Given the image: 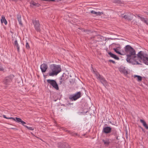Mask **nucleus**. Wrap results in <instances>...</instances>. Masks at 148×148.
Wrapping results in <instances>:
<instances>
[{
	"mask_svg": "<svg viewBox=\"0 0 148 148\" xmlns=\"http://www.w3.org/2000/svg\"><path fill=\"white\" fill-rule=\"evenodd\" d=\"M125 51L127 53L126 60L127 62L132 64H140L137 60H143L145 64L148 65V55L143 51H140L136 56L135 50L130 45H127L124 48Z\"/></svg>",
	"mask_w": 148,
	"mask_h": 148,
	"instance_id": "1",
	"label": "nucleus"
},
{
	"mask_svg": "<svg viewBox=\"0 0 148 148\" xmlns=\"http://www.w3.org/2000/svg\"><path fill=\"white\" fill-rule=\"evenodd\" d=\"M61 71L60 65L53 64L49 66V70L48 75L49 76H53L57 75Z\"/></svg>",
	"mask_w": 148,
	"mask_h": 148,
	"instance_id": "2",
	"label": "nucleus"
},
{
	"mask_svg": "<svg viewBox=\"0 0 148 148\" xmlns=\"http://www.w3.org/2000/svg\"><path fill=\"white\" fill-rule=\"evenodd\" d=\"M48 84H49L56 90H59L58 85L55 80L53 79H48L47 80Z\"/></svg>",
	"mask_w": 148,
	"mask_h": 148,
	"instance_id": "3",
	"label": "nucleus"
},
{
	"mask_svg": "<svg viewBox=\"0 0 148 148\" xmlns=\"http://www.w3.org/2000/svg\"><path fill=\"white\" fill-rule=\"evenodd\" d=\"M32 22L36 31L37 32H40V24L39 21L36 19L35 20H32Z\"/></svg>",
	"mask_w": 148,
	"mask_h": 148,
	"instance_id": "4",
	"label": "nucleus"
},
{
	"mask_svg": "<svg viewBox=\"0 0 148 148\" xmlns=\"http://www.w3.org/2000/svg\"><path fill=\"white\" fill-rule=\"evenodd\" d=\"M14 77V76L13 75H11L9 76L6 77L3 80V84L6 85L9 84Z\"/></svg>",
	"mask_w": 148,
	"mask_h": 148,
	"instance_id": "5",
	"label": "nucleus"
},
{
	"mask_svg": "<svg viewBox=\"0 0 148 148\" xmlns=\"http://www.w3.org/2000/svg\"><path fill=\"white\" fill-rule=\"evenodd\" d=\"M91 39L94 40L91 42V43L92 44L94 42H96L97 41H101L102 40H104V37L99 35L96 36H95L91 37Z\"/></svg>",
	"mask_w": 148,
	"mask_h": 148,
	"instance_id": "6",
	"label": "nucleus"
},
{
	"mask_svg": "<svg viewBox=\"0 0 148 148\" xmlns=\"http://www.w3.org/2000/svg\"><path fill=\"white\" fill-rule=\"evenodd\" d=\"M81 92H78L74 95L71 96L69 98L71 100L75 101L81 97Z\"/></svg>",
	"mask_w": 148,
	"mask_h": 148,
	"instance_id": "7",
	"label": "nucleus"
},
{
	"mask_svg": "<svg viewBox=\"0 0 148 148\" xmlns=\"http://www.w3.org/2000/svg\"><path fill=\"white\" fill-rule=\"evenodd\" d=\"M58 147V148H71L68 144L66 143H59Z\"/></svg>",
	"mask_w": 148,
	"mask_h": 148,
	"instance_id": "8",
	"label": "nucleus"
},
{
	"mask_svg": "<svg viewBox=\"0 0 148 148\" xmlns=\"http://www.w3.org/2000/svg\"><path fill=\"white\" fill-rule=\"evenodd\" d=\"M112 130V128L110 127H106L103 128V132L104 133L107 134L110 133Z\"/></svg>",
	"mask_w": 148,
	"mask_h": 148,
	"instance_id": "9",
	"label": "nucleus"
},
{
	"mask_svg": "<svg viewBox=\"0 0 148 148\" xmlns=\"http://www.w3.org/2000/svg\"><path fill=\"white\" fill-rule=\"evenodd\" d=\"M47 68V65L44 63L42 64L40 66V68L42 73L45 72Z\"/></svg>",
	"mask_w": 148,
	"mask_h": 148,
	"instance_id": "10",
	"label": "nucleus"
},
{
	"mask_svg": "<svg viewBox=\"0 0 148 148\" xmlns=\"http://www.w3.org/2000/svg\"><path fill=\"white\" fill-rule=\"evenodd\" d=\"M15 119H16V122L22 124L25 127V124L26 123L25 122L23 121L20 118L16 117Z\"/></svg>",
	"mask_w": 148,
	"mask_h": 148,
	"instance_id": "11",
	"label": "nucleus"
},
{
	"mask_svg": "<svg viewBox=\"0 0 148 148\" xmlns=\"http://www.w3.org/2000/svg\"><path fill=\"white\" fill-rule=\"evenodd\" d=\"M119 71L121 72L124 73V74H126L127 73V71L125 69V67L121 66L119 68Z\"/></svg>",
	"mask_w": 148,
	"mask_h": 148,
	"instance_id": "12",
	"label": "nucleus"
},
{
	"mask_svg": "<svg viewBox=\"0 0 148 148\" xmlns=\"http://www.w3.org/2000/svg\"><path fill=\"white\" fill-rule=\"evenodd\" d=\"M99 80L101 81L104 86H106L108 84L107 82L103 77H101Z\"/></svg>",
	"mask_w": 148,
	"mask_h": 148,
	"instance_id": "13",
	"label": "nucleus"
},
{
	"mask_svg": "<svg viewBox=\"0 0 148 148\" xmlns=\"http://www.w3.org/2000/svg\"><path fill=\"white\" fill-rule=\"evenodd\" d=\"M134 16V15L130 13H127V20L128 21L132 20Z\"/></svg>",
	"mask_w": 148,
	"mask_h": 148,
	"instance_id": "14",
	"label": "nucleus"
},
{
	"mask_svg": "<svg viewBox=\"0 0 148 148\" xmlns=\"http://www.w3.org/2000/svg\"><path fill=\"white\" fill-rule=\"evenodd\" d=\"M17 18L19 22V24L21 25H23L22 23L21 22V15L19 14H18L17 15Z\"/></svg>",
	"mask_w": 148,
	"mask_h": 148,
	"instance_id": "15",
	"label": "nucleus"
},
{
	"mask_svg": "<svg viewBox=\"0 0 148 148\" xmlns=\"http://www.w3.org/2000/svg\"><path fill=\"white\" fill-rule=\"evenodd\" d=\"M14 45L15 47H16L17 50V51L18 52H19L20 48L19 47L18 45V43L17 41L16 40L14 42Z\"/></svg>",
	"mask_w": 148,
	"mask_h": 148,
	"instance_id": "16",
	"label": "nucleus"
},
{
	"mask_svg": "<svg viewBox=\"0 0 148 148\" xmlns=\"http://www.w3.org/2000/svg\"><path fill=\"white\" fill-rule=\"evenodd\" d=\"M108 53L112 58H113L116 60H119V58L116 55L113 54L111 52H109Z\"/></svg>",
	"mask_w": 148,
	"mask_h": 148,
	"instance_id": "17",
	"label": "nucleus"
},
{
	"mask_svg": "<svg viewBox=\"0 0 148 148\" xmlns=\"http://www.w3.org/2000/svg\"><path fill=\"white\" fill-rule=\"evenodd\" d=\"M1 21L2 23H4L5 25H6L7 24V22L5 19V17L3 15L2 16Z\"/></svg>",
	"mask_w": 148,
	"mask_h": 148,
	"instance_id": "18",
	"label": "nucleus"
},
{
	"mask_svg": "<svg viewBox=\"0 0 148 148\" xmlns=\"http://www.w3.org/2000/svg\"><path fill=\"white\" fill-rule=\"evenodd\" d=\"M140 121L141 123L143 126L147 129H148V126L145 121L142 119H140Z\"/></svg>",
	"mask_w": 148,
	"mask_h": 148,
	"instance_id": "19",
	"label": "nucleus"
},
{
	"mask_svg": "<svg viewBox=\"0 0 148 148\" xmlns=\"http://www.w3.org/2000/svg\"><path fill=\"white\" fill-rule=\"evenodd\" d=\"M91 12L92 14H96L98 16H100L101 14H103V12H96L93 10L91 11Z\"/></svg>",
	"mask_w": 148,
	"mask_h": 148,
	"instance_id": "20",
	"label": "nucleus"
},
{
	"mask_svg": "<svg viewBox=\"0 0 148 148\" xmlns=\"http://www.w3.org/2000/svg\"><path fill=\"white\" fill-rule=\"evenodd\" d=\"M134 78L137 77V80L138 82L141 81L142 79V78L141 76L138 75H134Z\"/></svg>",
	"mask_w": 148,
	"mask_h": 148,
	"instance_id": "21",
	"label": "nucleus"
},
{
	"mask_svg": "<svg viewBox=\"0 0 148 148\" xmlns=\"http://www.w3.org/2000/svg\"><path fill=\"white\" fill-rule=\"evenodd\" d=\"M103 141L104 144L105 145H108L110 143L109 140L108 139H106L105 140H103Z\"/></svg>",
	"mask_w": 148,
	"mask_h": 148,
	"instance_id": "22",
	"label": "nucleus"
},
{
	"mask_svg": "<svg viewBox=\"0 0 148 148\" xmlns=\"http://www.w3.org/2000/svg\"><path fill=\"white\" fill-rule=\"evenodd\" d=\"M120 16L121 17L124 18L125 20H127V14H121Z\"/></svg>",
	"mask_w": 148,
	"mask_h": 148,
	"instance_id": "23",
	"label": "nucleus"
},
{
	"mask_svg": "<svg viewBox=\"0 0 148 148\" xmlns=\"http://www.w3.org/2000/svg\"><path fill=\"white\" fill-rule=\"evenodd\" d=\"M118 48H119V47H118L117 48H114L113 49L114 50V51L116 53H117L121 55H123V54L121 53V52H119L118 51Z\"/></svg>",
	"mask_w": 148,
	"mask_h": 148,
	"instance_id": "24",
	"label": "nucleus"
},
{
	"mask_svg": "<svg viewBox=\"0 0 148 148\" xmlns=\"http://www.w3.org/2000/svg\"><path fill=\"white\" fill-rule=\"evenodd\" d=\"M140 19L141 21L144 22L147 25H148V21L147 20V19H145L144 17H142V18H140Z\"/></svg>",
	"mask_w": 148,
	"mask_h": 148,
	"instance_id": "25",
	"label": "nucleus"
},
{
	"mask_svg": "<svg viewBox=\"0 0 148 148\" xmlns=\"http://www.w3.org/2000/svg\"><path fill=\"white\" fill-rule=\"evenodd\" d=\"M95 74L97 78L99 79L101 77L99 74L97 72H95Z\"/></svg>",
	"mask_w": 148,
	"mask_h": 148,
	"instance_id": "26",
	"label": "nucleus"
},
{
	"mask_svg": "<svg viewBox=\"0 0 148 148\" xmlns=\"http://www.w3.org/2000/svg\"><path fill=\"white\" fill-rule=\"evenodd\" d=\"M112 132V134L114 135V136H116L117 135V133L116 132V131L115 130H111Z\"/></svg>",
	"mask_w": 148,
	"mask_h": 148,
	"instance_id": "27",
	"label": "nucleus"
},
{
	"mask_svg": "<svg viewBox=\"0 0 148 148\" xmlns=\"http://www.w3.org/2000/svg\"><path fill=\"white\" fill-rule=\"evenodd\" d=\"M31 4L34 6H39L40 5L39 4L36 3L34 2H32Z\"/></svg>",
	"mask_w": 148,
	"mask_h": 148,
	"instance_id": "28",
	"label": "nucleus"
},
{
	"mask_svg": "<svg viewBox=\"0 0 148 148\" xmlns=\"http://www.w3.org/2000/svg\"><path fill=\"white\" fill-rule=\"evenodd\" d=\"M25 127L29 130H33L34 129L32 127H28L27 126H25Z\"/></svg>",
	"mask_w": 148,
	"mask_h": 148,
	"instance_id": "29",
	"label": "nucleus"
},
{
	"mask_svg": "<svg viewBox=\"0 0 148 148\" xmlns=\"http://www.w3.org/2000/svg\"><path fill=\"white\" fill-rule=\"evenodd\" d=\"M25 47H26V48L28 49H29L30 47L29 44H28V43L27 42L26 43Z\"/></svg>",
	"mask_w": 148,
	"mask_h": 148,
	"instance_id": "30",
	"label": "nucleus"
},
{
	"mask_svg": "<svg viewBox=\"0 0 148 148\" xmlns=\"http://www.w3.org/2000/svg\"><path fill=\"white\" fill-rule=\"evenodd\" d=\"M4 70V69L2 67L0 63V71H2Z\"/></svg>",
	"mask_w": 148,
	"mask_h": 148,
	"instance_id": "31",
	"label": "nucleus"
},
{
	"mask_svg": "<svg viewBox=\"0 0 148 148\" xmlns=\"http://www.w3.org/2000/svg\"><path fill=\"white\" fill-rule=\"evenodd\" d=\"M8 119H12L14 121H16V119H15V118H13V117L8 118Z\"/></svg>",
	"mask_w": 148,
	"mask_h": 148,
	"instance_id": "32",
	"label": "nucleus"
},
{
	"mask_svg": "<svg viewBox=\"0 0 148 148\" xmlns=\"http://www.w3.org/2000/svg\"><path fill=\"white\" fill-rule=\"evenodd\" d=\"M109 62H112L113 64L115 63V61L112 60H109Z\"/></svg>",
	"mask_w": 148,
	"mask_h": 148,
	"instance_id": "33",
	"label": "nucleus"
},
{
	"mask_svg": "<svg viewBox=\"0 0 148 148\" xmlns=\"http://www.w3.org/2000/svg\"><path fill=\"white\" fill-rule=\"evenodd\" d=\"M3 117L5 118V119H8V117H7L5 115H3Z\"/></svg>",
	"mask_w": 148,
	"mask_h": 148,
	"instance_id": "34",
	"label": "nucleus"
},
{
	"mask_svg": "<svg viewBox=\"0 0 148 148\" xmlns=\"http://www.w3.org/2000/svg\"><path fill=\"white\" fill-rule=\"evenodd\" d=\"M137 16L139 17L140 19V18H142V17L140 16V15H137Z\"/></svg>",
	"mask_w": 148,
	"mask_h": 148,
	"instance_id": "35",
	"label": "nucleus"
},
{
	"mask_svg": "<svg viewBox=\"0 0 148 148\" xmlns=\"http://www.w3.org/2000/svg\"><path fill=\"white\" fill-rule=\"evenodd\" d=\"M115 136L116 137V139H118V136L117 135L116 136Z\"/></svg>",
	"mask_w": 148,
	"mask_h": 148,
	"instance_id": "36",
	"label": "nucleus"
},
{
	"mask_svg": "<svg viewBox=\"0 0 148 148\" xmlns=\"http://www.w3.org/2000/svg\"><path fill=\"white\" fill-rule=\"evenodd\" d=\"M66 131L68 132H69V131L68 130H66Z\"/></svg>",
	"mask_w": 148,
	"mask_h": 148,
	"instance_id": "37",
	"label": "nucleus"
},
{
	"mask_svg": "<svg viewBox=\"0 0 148 148\" xmlns=\"http://www.w3.org/2000/svg\"><path fill=\"white\" fill-rule=\"evenodd\" d=\"M11 129H15V128H12Z\"/></svg>",
	"mask_w": 148,
	"mask_h": 148,
	"instance_id": "38",
	"label": "nucleus"
},
{
	"mask_svg": "<svg viewBox=\"0 0 148 148\" xmlns=\"http://www.w3.org/2000/svg\"><path fill=\"white\" fill-rule=\"evenodd\" d=\"M75 134V135H77V134Z\"/></svg>",
	"mask_w": 148,
	"mask_h": 148,
	"instance_id": "39",
	"label": "nucleus"
},
{
	"mask_svg": "<svg viewBox=\"0 0 148 148\" xmlns=\"http://www.w3.org/2000/svg\"><path fill=\"white\" fill-rule=\"evenodd\" d=\"M60 83H61H61H62V82H60Z\"/></svg>",
	"mask_w": 148,
	"mask_h": 148,
	"instance_id": "40",
	"label": "nucleus"
}]
</instances>
